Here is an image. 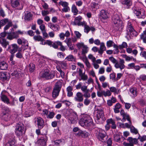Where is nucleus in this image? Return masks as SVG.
<instances>
[{
	"label": "nucleus",
	"instance_id": "nucleus-26",
	"mask_svg": "<svg viewBox=\"0 0 146 146\" xmlns=\"http://www.w3.org/2000/svg\"><path fill=\"white\" fill-rule=\"evenodd\" d=\"M11 5L13 8L18 7L20 5L19 0H12L11 1Z\"/></svg>",
	"mask_w": 146,
	"mask_h": 146
},
{
	"label": "nucleus",
	"instance_id": "nucleus-52",
	"mask_svg": "<svg viewBox=\"0 0 146 146\" xmlns=\"http://www.w3.org/2000/svg\"><path fill=\"white\" fill-rule=\"evenodd\" d=\"M55 115V114L54 112L50 111L49 113H48V115H47L46 117L50 119H52L54 117Z\"/></svg>",
	"mask_w": 146,
	"mask_h": 146
},
{
	"label": "nucleus",
	"instance_id": "nucleus-18",
	"mask_svg": "<svg viewBox=\"0 0 146 146\" xmlns=\"http://www.w3.org/2000/svg\"><path fill=\"white\" fill-rule=\"evenodd\" d=\"M79 75L81 78V79L83 80H86L88 78V76L87 75L85 74V72L84 73H83L82 70L81 68H78Z\"/></svg>",
	"mask_w": 146,
	"mask_h": 146
},
{
	"label": "nucleus",
	"instance_id": "nucleus-36",
	"mask_svg": "<svg viewBox=\"0 0 146 146\" xmlns=\"http://www.w3.org/2000/svg\"><path fill=\"white\" fill-rule=\"evenodd\" d=\"M109 88L110 91L111 92L114 93V94H118L120 91V90L114 87H111Z\"/></svg>",
	"mask_w": 146,
	"mask_h": 146
},
{
	"label": "nucleus",
	"instance_id": "nucleus-19",
	"mask_svg": "<svg viewBox=\"0 0 146 146\" xmlns=\"http://www.w3.org/2000/svg\"><path fill=\"white\" fill-rule=\"evenodd\" d=\"M108 12L104 10H102L100 11L99 15L102 18L105 19L108 17Z\"/></svg>",
	"mask_w": 146,
	"mask_h": 146
},
{
	"label": "nucleus",
	"instance_id": "nucleus-64",
	"mask_svg": "<svg viewBox=\"0 0 146 146\" xmlns=\"http://www.w3.org/2000/svg\"><path fill=\"white\" fill-rule=\"evenodd\" d=\"M90 31V27L88 25H86L84 27V31L88 33Z\"/></svg>",
	"mask_w": 146,
	"mask_h": 146
},
{
	"label": "nucleus",
	"instance_id": "nucleus-28",
	"mask_svg": "<svg viewBox=\"0 0 146 146\" xmlns=\"http://www.w3.org/2000/svg\"><path fill=\"white\" fill-rule=\"evenodd\" d=\"M7 73L6 72H0V79L1 80L5 81L7 80Z\"/></svg>",
	"mask_w": 146,
	"mask_h": 146
},
{
	"label": "nucleus",
	"instance_id": "nucleus-16",
	"mask_svg": "<svg viewBox=\"0 0 146 146\" xmlns=\"http://www.w3.org/2000/svg\"><path fill=\"white\" fill-rule=\"evenodd\" d=\"M83 95L80 92H78L76 96L74 98V100L76 102H81L83 100Z\"/></svg>",
	"mask_w": 146,
	"mask_h": 146
},
{
	"label": "nucleus",
	"instance_id": "nucleus-49",
	"mask_svg": "<svg viewBox=\"0 0 146 146\" xmlns=\"http://www.w3.org/2000/svg\"><path fill=\"white\" fill-rule=\"evenodd\" d=\"M9 20L8 19H5L2 20H1L0 21V24H1L2 26H4L7 23H8Z\"/></svg>",
	"mask_w": 146,
	"mask_h": 146
},
{
	"label": "nucleus",
	"instance_id": "nucleus-42",
	"mask_svg": "<svg viewBox=\"0 0 146 146\" xmlns=\"http://www.w3.org/2000/svg\"><path fill=\"white\" fill-rule=\"evenodd\" d=\"M120 114L123 117H126V118L127 120H129V115L126 113H125L124 111L123 110H121L120 112Z\"/></svg>",
	"mask_w": 146,
	"mask_h": 146
},
{
	"label": "nucleus",
	"instance_id": "nucleus-32",
	"mask_svg": "<svg viewBox=\"0 0 146 146\" xmlns=\"http://www.w3.org/2000/svg\"><path fill=\"white\" fill-rule=\"evenodd\" d=\"M82 19V17L80 16L75 17L74 21L73 22V25H78L79 24V23L80 22Z\"/></svg>",
	"mask_w": 146,
	"mask_h": 146
},
{
	"label": "nucleus",
	"instance_id": "nucleus-25",
	"mask_svg": "<svg viewBox=\"0 0 146 146\" xmlns=\"http://www.w3.org/2000/svg\"><path fill=\"white\" fill-rule=\"evenodd\" d=\"M130 96L133 98H135L137 96V93L136 88H132L129 90Z\"/></svg>",
	"mask_w": 146,
	"mask_h": 146
},
{
	"label": "nucleus",
	"instance_id": "nucleus-15",
	"mask_svg": "<svg viewBox=\"0 0 146 146\" xmlns=\"http://www.w3.org/2000/svg\"><path fill=\"white\" fill-rule=\"evenodd\" d=\"M9 112L8 109L7 110L4 109L3 112L2 118L6 121H8L10 120Z\"/></svg>",
	"mask_w": 146,
	"mask_h": 146
},
{
	"label": "nucleus",
	"instance_id": "nucleus-17",
	"mask_svg": "<svg viewBox=\"0 0 146 146\" xmlns=\"http://www.w3.org/2000/svg\"><path fill=\"white\" fill-rule=\"evenodd\" d=\"M18 38V36L15 32H13L8 33L7 38L9 40H11L14 39H17Z\"/></svg>",
	"mask_w": 146,
	"mask_h": 146
},
{
	"label": "nucleus",
	"instance_id": "nucleus-11",
	"mask_svg": "<svg viewBox=\"0 0 146 146\" xmlns=\"http://www.w3.org/2000/svg\"><path fill=\"white\" fill-rule=\"evenodd\" d=\"M34 120L35 123L37 124L38 128L41 129L44 127V121L42 118L38 117H35Z\"/></svg>",
	"mask_w": 146,
	"mask_h": 146
},
{
	"label": "nucleus",
	"instance_id": "nucleus-53",
	"mask_svg": "<svg viewBox=\"0 0 146 146\" xmlns=\"http://www.w3.org/2000/svg\"><path fill=\"white\" fill-rule=\"evenodd\" d=\"M110 79H111L112 80H113L114 81H116V74L113 72V73L110 74Z\"/></svg>",
	"mask_w": 146,
	"mask_h": 146
},
{
	"label": "nucleus",
	"instance_id": "nucleus-23",
	"mask_svg": "<svg viewBox=\"0 0 146 146\" xmlns=\"http://www.w3.org/2000/svg\"><path fill=\"white\" fill-rule=\"evenodd\" d=\"M121 3L123 5H126V8L129 9L132 5V2L131 0H123L122 1Z\"/></svg>",
	"mask_w": 146,
	"mask_h": 146
},
{
	"label": "nucleus",
	"instance_id": "nucleus-29",
	"mask_svg": "<svg viewBox=\"0 0 146 146\" xmlns=\"http://www.w3.org/2000/svg\"><path fill=\"white\" fill-rule=\"evenodd\" d=\"M1 39L0 43L3 47L6 48L7 46L9 44V42L7 41L6 39L4 38L1 37Z\"/></svg>",
	"mask_w": 146,
	"mask_h": 146
},
{
	"label": "nucleus",
	"instance_id": "nucleus-5",
	"mask_svg": "<svg viewBox=\"0 0 146 146\" xmlns=\"http://www.w3.org/2000/svg\"><path fill=\"white\" fill-rule=\"evenodd\" d=\"M24 125L19 123L16 126L15 132L16 135L19 138H22L24 135L25 131L24 130Z\"/></svg>",
	"mask_w": 146,
	"mask_h": 146
},
{
	"label": "nucleus",
	"instance_id": "nucleus-4",
	"mask_svg": "<svg viewBox=\"0 0 146 146\" xmlns=\"http://www.w3.org/2000/svg\"><path fill=\"white\" fill-rule=\"evenodd\" d=\"M126 37L131 38L133 36H136L137 35V32L134 30L131 23L128 22L126 29Z\"/></svg>",
	"mask_w": 146,
	"mask_h": 146
},
{
	"label": "nucleus",
	"instance_id": "nucleus-57",
	"mask_svg": "<svg viewBox=\"0 0 146 146\" xmlns=\"http://www.w3.org/2000/svg\"><path fill=\"white\" fill-rule=\"evenodd\" d=\"M127 44L126 42H123L121 45L119 46V48L120 49H123V48H127Z\"/></svg>",
	"mask_w": 146,
	"mask_h": 146
},
{
	"label": "nucleus",
	"instance_id": "nucleus-54",
	"mask_svg": "<svg viewBox=\"0 0 146 146\" xmlns=\"http://www.w3.org/2000/svg\"><path fill=\"white\" fill-rule=\"evenodd\" d=\"M12 26V23L11 21H9L7 24L4 28V31H6Z\"/></svg>",
	"mask_w": 146,
	"mask_h": 146
},
{
	"label": "nucleus",
	"instance_id": "nucleus-37",
	"mask_svg": "<svg viewBox=\"0 0 146 146\" xmlns=\"http://www.w3.org/2000/svg\"><path fill=\"white\" fill-rule=\"evenodd\" d=\"M98 4L95 2H92L90 5V8L92 10L95 11L97 9Z\"/></svg>",
	"mask_w": 146,
	"mask_h": 146
},
{
	"label": "nucleus",
	"instance_id": "nucleus-61",
	"mask_svg": "<svg viewBox=\"0 0 146 146\" xmlns=\"http://www.w3.org/2000/svg\"><path fill=\"white\" fill-rule=\"evenodd\" d=\"M122 57L123 58H125L126 61H130L133 58L132 56L130 57L127 56V55L125 54L123 55H122Z\"/></svg>",
	"mask_w": 146,
	"mask_h": 146
},
{
	"label": "nucleus",
	"instance_id": "nucleus-40",
	"mask_svg": "<svg viewBox=\"0 0 146 146\" xmlns=\"http://www.w3.org/2000/svg\"><path fill=\"white\" fill-rule=\"evenodd\" d=\"M33 114V111L31 110H27L25 112V117H28L32 115Z\"/></svg>",
	"mask_w": 146,
	"mask_h": 146
},
{
	"label": "nucleus",
	"instance_id": "nucleus-50",
	"mask_svg": "<svg viewBox=\"0 0 146 146\" xmlns=\"http://www.w3.org/2000/svg\"><path fill=\"white\" fill-rule=\"evenodd\" d=\"M140 38L144 43H146V30L143 32V34L141 35Z\"/></svg>",
	"mask_w": 146,
	"mask_h": 146
},
{
	"label": "nucleus",
	"instance_id": "nucleus-59",
	"mask_svg": "<svg viewBox=\"0 0 146 146\" xmlns=\"http://www.w3.org/2000/svg\"><path fill=\"white\" fill-rule=\"evenodd\" d=\"M138 139H140L141 142H143V141H145L146 140V135H144L141 137L139 135Z\"/></svg>",
	"mask_w": 146,
	"mask_h": 146
},
{
	"label": "nucleus",
	"instance_id": "nucleus-44",
	"mask_svg": "<svg viewBox=\"0 0 146 146\" xmlns=\"http://www.w3.org/2000/svg\"><path fill=\"white\" fill-rule=\"evenodd\" d=\"M45 140L39 139L38 141V144L39 146H44L46 145V142Z\"/></svg>",
	"mask_w": 146,
	"mask_h": 146
},
{
	"label": "nucleus",
	"instance_id": "nucleus-63",
	"mask_svg": "<svg viewBox=\"0 0 146 146\" xmlns=\"http://www.w3.org/2000/svg\"><path fill=\"white\" fill-rule=\"evenodd\" d=\"M114 43L111 40H109L106 43L107 46L108 47H110L112 46V44Z\"/></svg>",
	"mask_w": 146,
	"mask_h": 146
},
{
	"label": "nucleus",
	"instance_id": "nucleus-48",
	"mask_svg": "<svg viewBox=\"0 0 146 146\" xmlns=\"http://www.w3.org/2000/svg\"><path fill=\"white\" fill-rule=\"evenodd\" d=\"M33 39L36 41H42L43 40V38L40 35L34 36Z\"/></svg>",
	"mask_w": 146,
	"mask_h": 146
},
{
	"label": "nucleus",
	"instance_id": "nucleus-20",
	"mask_svg": "<svg viewBox=\"0 0 146 146\" xmlns=\"http://www.w3.org/2000/svg\"><path fill=\"white\" fill-rule=\"evenodd\" d=\"M64 42L66 43L70 50H72L74 49V46L72 45L71 40L70 38H67Z\"/></svg>",
	"mask_w": 146,
	"mask_h": 146
},
{
	"label": "nucleus",
	"instance_id": "nucleus-39",
	"mask_svg": "<svg viewBox=\"0 0 146 146\" xmlns=\"http://www.w3.org/2000/svg\"><path fill=\"white\" fill-rule=\"evenodd\" d=\"M82 59L85 63L86 66L88 68H90V64L86 57H83L82 58Z\"/></svg>",
	"mask_w": 146,
	"mask_h": 146
},
{
	"label": "nucleus",
	"instance_id": "nucleus-9",
	"mask_svg": "<svg viewBox=\"0 0 146 146\" xmlns=\"http://www.w3.org/2000/svg\"><path fill=\"white\" fill-rule=\"evenodd\" d=\"M132 10L133 12L136 15L138 18H144L145 17V11H141L135 5L132 8Z\"/></svg>",
	"mask_w": 146,
	"mask_h": 146
},
{
	"label": "nucleus",
	"instance_id": "nucleus-60",
	"mask_svg": "<svg viewBox=\"0 0 146 146\" xmlns=\"http://www.w3.org/2000/svg\"><path fill=\"white\" fill-rule=\"evenodd\" d=\"M14 56V54H11L9 60L11 62V64L12 65H14L15 63V61L13 60V58Z\"/></svg>",
	"mask_w": 146,
	"mask_h": 146
},
{
	"label": "nucleus",
	"instance_id": "nucleus-6",
	"mask_svg": "<svg viewBox=\"0 0 146 146\" xmlns=\"http://www.w3.org/2000/svg\"><path fill=\"white\" fill-rule=\"evenodd\" d=\"M62 82L60 80L58 81L56 83L52 92V97L54 99L56 98L59 95L62 87Z\"/></svg>",
	"mask_w": 146,
	"mask_h": 146
},
{
	"label": "nucleus",
	"instance_id": "nucleus-47",
	"mask_svg": "<svg viewBox=\"0 0 146 146\" xmlns=\"http://www.w3.org/2000/svg\"><path fill=\"white\" fill-rule=\"evenodd\" d=\"M61 44V42L58 41L53 42L52 46L55 48H57L58 46Z\"/></svg>",
	"mask_w": 146,
	"mask_h": 146
},
{
	"label": "nucleus",
	"instance_id": "nucleus-45",
	"mask_svg": "<svg viewBox=\"0 0 146 146\" xmlns=\"http://www.w3.org/2000/svg\"><path fill=\"white\" fill-rule=\"evenodd\" d=\"M65 59L68 61H74L75 60V58L72 55H69L66 57Z\"/></svg>",
	"mask_w": 146,
	"mask_h": 146
},
{
	"label": "nucleus",
	"instance_id": "nucleus-1",
	"mask_svg": "<svg viewBox=\"0 0 146 146\" xmlns=\"http://www.w3.org/2000/svg\"><path fill=\"white\" fill-rule=\"evenodd\" d=\"M112 22L114 23V28L115 30L121 31L124 27L122 21L120 19L119 16L117 14H114L112 17Z\"/></svg>",
	"mask_w": 146,
	"mask_h": 146
},
{
	"label": "nucleus",
	"instance_id": "nucleus-13",
	"mask_svg": "<svg viewBox=\"0 0 146 146\" xmlns=\"http://www.w3.org/2000/svg\"><path fill=\"white\" fill-rule=\"evenodd\" d=\"M59 5H61L64 8L62 9V12H67L70 11V7H68V3L66 2L61 1L59 3Z\"/></svg>",
	"mask_w": 146,
	"mask_h": 146
},
{
	"label": "nucleus",
	"instance_id": "nucleus-22",
	"mask_svg": "<svg viewBox=\"0 0 146 146\" xmlns=\"http://www.w3.org/2000/svg\"><path fill=\"white\" fill-rule=\"evenodd\" d=\"M8 142L12 145L15 146L16 143V141L15 139V137L14 135L12 134L9 137Z\"/></svg>",
	"mask_w": 146,
	"mask_h": 146
},
{
	"label": "nucleus",
	"instance_id": "nucleus-30",
	"mask_svg": "<svg viewBox=\"0 0 146 146\" xmlns=\"http://www.w3.org/2000/svg\"><path fill=\"white\" fill-rule=\"evenodd\" d=\"M106 122L108 123H109L110 124H112L111 127L112 129H115L116 128V125L115 124V122L112 119H108L107 120Z\"/></svg>",
	"mask_w": 146,
	"mask_h": 146
},
{
	"label": "nucleus",
	"instance_id": "nucleus-34",
	"mask_svg": "<svg viewBox=\"0 0 146 146\" xmlns=\"http://www.w3.org/2000/svg\"><path fill=\"white\" fill-rule=\"evenodd\" d=\"M114 139L115 141L117 142L121 141V136L119 133H116L113 135Z\"/></svg>",
	"mask_w": 146,
	"mask_h": 146
},
{
	"label": "nucleus",
	"instance_id": "nucleus-33",
	"mask_svg": "<svg viewBox=\"0 0 146 146\" xmlns=\"http://www.w3.org/2000/svg\"><path fill=\"white\" fill-rule=\"evenodd\" d=\"M78 135L82 137H87L88 136L89 134L87 132L82 131H80L77 133Z\"/></svg>",
	"mask_w": 146,
	"mask_h": 146
},
{
	"label": "nucleus",
	"instance_id": "nucleus-51",
	"mask_svg": "<svg viewBox=\"0 0 146 146\" xmlns=\"http://www.w3.org/2000/svg\"><path fill=\"white\" fill-rule=\"evenodd\" d=\"M32 16L31 13L30 12L25 14V19L26 20H30Z\"/></svg>",
	"mask_w": 146,
	"mask_h": 146
},
{
	"label": "nucleus",
	"instance_id": "nucleus-38",
	"mask_svg": "<svg viewBox=\"0 0 146 146\" xmlns=\"http://www.w3.org/2000/svg\"><path fill=\"white\" fill-rule=\"evenodd\" d=\"M116 102V100L115 98L112 97L111 100H109L107 101V104L109 106H111L113 104L115 103Z\"/></svg>",
	"mask_w": 146,
	"mask_h": 146
},
{
	"label": "nucleus",
	"instance_id": "nucleus-56",
	"mask_svg": "<svg viewBox=\"0 0 146 146\" xmlns=\"http://www.w3.org/2000/svg\"><path fill=\"white\" fill-rule=\"evenodd\" d=\"M52 29L54 31H58L60 29V27L58 25H54V24L52 27Z\"/></svg>",
	"mask_w": 146,
	"mask_h": 146
},
{
	"label": "nucleus",
	"instance_id": "nucleus-43",
	"mask_svg": "<svg viewBox=\"0 0 146 146\" xmlns=\"http://www.w3.org/2000/svg\"><path fill=\"white\" fill-rule=\"evenodd\" d=\"M72 12L73 13L74 15H76L78 14V10L76 6L74 4L72 5Z\"/></svg>",
	"mask_w": 146,
	"mask_h": 146
},
{
	"label": "nucleus",
	"instance_id": "nucleus-55",
	"mask_svg": "<svg viewBox=\"0 0 146 146\" xmlns=\"http://www.w3.org/2000/svg\"><path fill=\"white\" fill-rule=\"evenodd\" d=\"M130 129V131L131 133L136 134L138 133V131L137 129L135 128L133 126H132Z\"/></svg>",
	"mask_w": 146,
	"mask_h": 146
},
{
	"label": "nucleus",
	"instance_id": "nucleus-27",
	"mask_svg": "<svg viewBox=\"0 0 146 146\" xmlns=\"http://www.w3.org/2000/svg\"><path fill=\"white\" fill-rule=\"evenodd\" d=\"M106 50V48L103 42L101 43L100 49L98 50V53L102 55L103 52Z\"/></svg>",
	"mask_w": 146,
	"mask_h": 146
},
{
	"label": "nucleus",
	"instance_id": "nucleus-24",
	"mask_svg": "<svg viewBox=\"0 0 146 146\" xmlns=\"http://www.w3.org/2000/svg\"><path fill=\"white\" fill-rule=\"evenodd\" d=\"M12 49H11L10 50V52L11 54H14L17 52L18 48V46L17 44H14L11 45Z\"/></svg>",
	"mask_w": 146,
	"mask_h": 146
},
{
	"label": "nucleus",
	"instance_id": "nucleus-58",
	"mask_svg": "<svg viewBox=\"0 0 146 146\" xmlns=\"http://www.w3.org/2000/svg\"><path fill=\"white\" fill-rule=\"evenodd\" d=\"M11 75L13 76H14L15 77L18 78L19 76V73H18L17 69L15 70L14 72L11 74Z\"/></svg>",
	"mask_w": 146,
	"mask_h": 146
},
{
	"label": "nucleus",
	"instance_id": "nucleus-35",
	"mask_svg": "<svg viewBox=\"0 0 146 146\" xmlns=\"http://www.w3.org/2000/svg\"><path fill=\"white\" fill-rule=\"evenodd\" d=\"M1 98L2 100L5 103L7 104H10L9 102V99L7 98L6 96L4 95H2L1 96Z\"/></svg>",
	"mask_w": 146,
	"mask_h": 146
},
{
	"label": "nucleus",
	"instance_id": "nucleus-7",
	"mask_svg": "<svg viewBox=\"0 0 146 146\" xmlns=\"http://www.w3.org/2000/svg\"><path fill=\"white\" fill-rule=\"evenodd\" d=\"M95 133L96 137L100 141L104 142L106 140V134L104 130L98 129L95 130Z\"/></svg>",
	"mask_w": 146,
	"mask_h": 146
},
{
	"label": "nucleus",
	"instance_id": "nucleus-31",
	"mask_svg": "<svg viewBox=\"0 0 146 146\" xmlns=\"http://www.w3.org/2000/svg\"><path fill=\"white\" fill-rule=\"evenodd\" d=\"M8 65L6 62L4 61L0 62V69L2 70H5L7 69Z\"/></svg>",
	"mask_w": 146,
	"mask_h": 146
},
{
	"label": "nucleus",
	"instance_id": "nucleus-10",
	"mask_svg": "<svg viewBox=\"0 0 146 146\" xmlns=\"http://www.w3.org/2000/svg\"><path fill=\"white\" fill-rule=\"evenodd\" d=\"M76 45L79 49L82 48V54L83 55V57H86L85 54L88 51V48L87 46L84 45L83 42L78 43Z\"/></svg>",
	"mask_w": 146,
	"mask_h": 146
},
{
	"label": "nucleus",
	"instance_id": "nucleus-46",
	"mask_svg": "<svg viewBox=\"0 0 146 146\" xmlns=\"http://www.w3.org/2000/svg\"><path fill=\"white\" fill-rule=\"evenodd\" d=\"M29 71L31 72H33L35 70V66L33 63L30 64L29 65Z\"/></svg>",
	"mask_w": 146,
	"mask_h": 146
},
{
	"label": "nucleus",
	"instance_id": "nucleus-41",
	"mask_svg": "<svg viewBox=\"0 0 146 146\" xmlns=\"http://www.w3.org/2000/svg\"><path fill=\"white\" fill-rule=\"evenodd\" d=\"M18 52L15 54L16 57L19 59L23 58V54L22 53L21 50L19 49L18 50Z\"/></svg>",
	"mask_w": 146,
	"mask_h": 146
},
{
	"label": "nucleus",
	"instance_id": "nucleus-62",
	"mask_svg": "<svg viewBox=\"0 0 146 146\" xmlns=\"http://www.w3.org/2000/svg\"><path fill=\"white\" fill-rule=\"evenodd\" d=\"M81 90L84 92L88 91H90L89 89H87V87L86 86H82L81 87Z\"/></svg>",
	"mask_w": 146,
	"mask_h": 146
},
{
	"label": "nucleus",
	"instance_id": "nucleus-8",
	"mask_svg": "<svg viewBox=\"0 0 146 146\" xmlns=\"http://www.w3.org/2000/svg\"><path fill=\"white\" fill-rule=\"evenodd\" d=\"M39 75L40 77L45 78L46 79H51L53 78L54 76V74L50 73L49 70L47 69L40 72Z\"/></svg>",
	"mask_w": 146,
	"mask_h": 146
},
{
	"label": "nucleus",
	"instance_id": "nucleus-2",
	"mask_svg": "<svg viewBox=\"0 0 146 146\" xmlns=\"http://www.w3.org/2000/svg\"><path fill=\"white\" fill-rule=\"evenodd\" d=\"M79 123L82 126L87 127L92 125V120L89 115L84 114L80 119Z\"/></svg>",
	"mask_w": 146,
	"mask_h": 146
},
{
	"label": "nucleus",
	"instance_id": "nucleus-21",
	"mask_svg": "<svg viewBox=\"0 0 146 146\" xmlns=\"http://www.w3.org/2000/svg\"><path fill=\"white\" fill-rule=\"evenodd\" d=\"M127 139L131 144V146H133L134 144H136L138 143V139L129 137Z\"/></svg>",
	"mask_w": 146,
	"mask_h": 146
},
{
	"label": "nucleus",
	"instance_id": "nucleus-14",
	"mask_svg": "<svg viewBox=\"0 0 146 146\" xmlns=\"http://www.w3.org/2000/svg\"><path fill=\"white\" fill-rule=\"evenodd\" d=\"M125 62L123 59H120L119 62L117 61L115 64L114 66L116 68H120V70L124 69L125 66L124 64Z\"/></svg>",
	"mask_w": 146,
	"mask_h": 146
},
{
	"label": "nucleus",
	"instance_id": "nucleus-12",
	"mask_svg": "<svg viewBox=\"0 0 146 146\" xmlns=\"http://www.w3.org/2000/svg\"><path fill=\"white\" fill-rule=\"evenodd\" d=\"M67 118L69 122L73 124L76 123L78 119L76 113L73 112H72Z\"/></svg>",
	"mask_w": 146,
	"mask_h": 146
},
{
	"label": "nucleus",
	"instance_id": "nucleus-3",
	"mask_svg": "<svg viewBox=\"0 0 146 146\" xmlns=\"http://www.w3.org/2000/svg\"><path fill=\"white\" fill-rule=\"evenodd\" d=\"M103 110V108L99 106H96L95 108L96 119L98 121H102L104 119L103 118L104 117V115Z\"/></svg>",
	"mask_w": 146,
	"mask_h": 146
}]
</instances>
